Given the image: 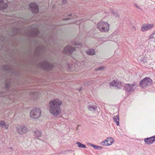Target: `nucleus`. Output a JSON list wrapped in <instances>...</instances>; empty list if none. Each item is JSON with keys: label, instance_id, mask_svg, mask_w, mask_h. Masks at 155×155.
Segmentation results:
<instances>
[{"label": "nucleus", "instance_id": "1", "mask_svg": "<svg viewBox=\"0 0 155 155\" xmlns=\"http://www.w3.org/2000/svg\"><path fill=\"white\" fill-rule=\"evenodd\" d=\"M62 102L58 99L51 101L50 103V111L53 115H57L61 113L60 106Z\"/></svg>", "mask_w": 155, "mask_h": 155}, {"label": "nucleus", "instance_id": "2", "mask_svg": "<svg viewBox=\"0 0 155 155\" xmlns=\"http://www.w3.org/2000/svg\"><path fill=\"white\" fill-rule=\"evenodd\" d=\"M97 27L101 32H106L109 30V25L106 22L101 21L97 24Z\"/></svg>", "mask_w": 155, "mask_h": 155}, {"label": "nucleus", "instance_id": "3", "mask_svg": "<svg viewBox=\"0 0 155 155\" xmlns=\"http://www.w3.org/2000/svg\"><path fill=\"white\" fill-rule=\"evenodd\" d=\"M152 83V80L149 78L146 77L140 82V85L142 87H144L150 85Z\"/></svg>", "mask_w": 155, "mask_h": 155}, {"label": "nucleus", "instance_id": "4", "mask_svg": "<svg viewBox=\"0 0 155 155\" xmlns=\"http://www.w3.org/2000/svg\"><path fill=\"white\" fill-rule=\"evenodd\" d=\"M17 133L21 135L26 133L28 130L27 127L24 125H18L16 127Z\"/></svg>", "mask_w": 155, "mask_h": 155}, {"label": "nucleus", "instance_id": "5", "mask_svg": "<svg viewBox=\"0 0 155 155\" xmlns=\"http://www.w3.org/2000/svg\"><path fill=\"white\" fill-rule=\"evenodd\" d=\"M137 87L136 84H126L124 86V89L128 92H133Z\"/></svg>", "mask_w": 155, "mask_h": 155}, {"label": "nucleus", "instance_id": "6", "mask_svg": "<svg viewBox=\"0 0 155 155\" xmlns=\"http://www.w3.org/2000/svg\"><path fill=\"white\" fill-rule=\"evenodd\" d=\"M122 85V83L121 81L117 80H114L110 83V85L111 88L112 87H114L118 89H120Z\"/></svg>", "mask_w": 155, "mask_h": 155}, {"label": "nucleus", "instance_id": "7", "mask_svg": "<svg viewBox=\"0 0 155 155\" xmlns=\"http://www.w3.org/2000/svg\"><path fill=\"white\" fill-rule=\"evenodd\" d=\"M75 49L74 48L71 47L70 46L68 45L64 48L63 53L68 55H70L71 53L75 50Z\"/></svg>", "mask_w": 155, "mask_h": 155}, {"label": "nucleus", "instance_id": "8", "mask_svg": "<svg viewBox=\"0 0 155 155\" xmlns=\"http://www.w3.org/2000/svg\"><path fill=\"white\" fill-rule=\"evenodd\" d=\"M29 8L34 14H36L38 12V8L37 5L35 3H31L29 5Z\"/></svg>", "mask_w": 155, "mask_h": 155}, {"label": "nucleus", "instance_id": "9", "mask_svg": "<svg viewBox=\"0 0 155 155\" xmlns=\"http://www.w3.org/2000/svg\"><path fill=\"white\" fill-rule=\"evenodd\" d=\"M41 111L39 108H35L31 110L30 112V116H40Z\"/></svg>", "mask_w": 155, "mask_h": 155}, {"label": "nucleus", "instance_id": "10", "mask_svg": "<svg viewBox=\"0 0 155 155\" xmlns=\"http://www.w3.org/2000/svg\"><path fill=\"white\" fill-rule=\"evenodd\" d=\"M153 25L152 24H144L142 26L141 30L142 31H144L150 29L153 27Z\"/></svg>", "mask_w": 155, "mask_h": 155}, {"label": "nucleus", "instance_id": "11", "mask_svg": "<svg viewBox=\"0 0 155 155\" xmlns=\"http://www.w3.org/2000/svg\"><path fill=\"white\" fill-rule=\"evenodd\" d=\"M155 141V135L145 139L144 141L147 144L150 145Z\"/></svg>", "mask_w": 155, "mask_h": 155}, {"label": "nucleus", "instance_id": "12", "mask_svg": "<svg viewBox=\"0 0 155 155\" xmlns=\"http://www.w3.org/2000/svg\"><path fill=\"white\" fill-rule=\"evenodd\" d=\"M88 108L90 110L95 111L96 112H99L100 110L99 107L96 105H88Z\"/></svg>", "mask_w": 155, "mask_h": 155}, {"label": "nucleus", "instance_id": "13", "mask_svg": "<svg viewBox=\"0 0 155 155\" xmlns=\"http://www.w3.org/2000/svg\"><path fill=\"white\" fill-rule=\"evenodd\" d=\"M6 1V0H0V10H3L7 8Z\"/></svg>", "mask_w": 155, "mask_h": 155}, {"label": "nucleus", "instance_id": "14", "mask_svg": "<svg viewBox=\"0 0 155 155\" xmlns=\"http://www.w3.org/2000/svg\"><path fill=\"white\" fill-rule=\"evenodd\" d=\"M44 68L47 70L51 69L53 67V65L52 64H51L47 61L45 62L44 63Z\"/></svg>", "mask_w": 155, "mask_h": 155}, {"label": "nucleus", "instance_id": "15", "mask_svg": "<svg viewBox=\"0 0 155 155\" xmlns=\"http://www.w3.org/2000/svg\"><path fill=\"white\" fill-rule=\"evenodd\" d=\"M9 124L5 123L4 121L1 120L0 121V127L2 128L8 129V128Z\"/></svg>", "mask_w": 155, "mask_h": 155}, {"label": "nucleus", "instance_id": "16", "mask_svg": "<svg viewBox=\"0 0 155 155\" xmlns=\"http://www.w3.org/2000/svg\"><path fill=\"white\" fill-rule=\"evenodd\" d=\"M108 146L112 144L114 142L113 139L111 137H108L106 139Z\"/></svg>", "mask_w": 155, "mask_h": 155}, {"label": "nucleus", "instance_id": "17", "mask_svg": "<svg viewBox=\"0 0 155 155\" xmlns=\"http://www.w3.org/2000/svg\"><path fill=\"white\" fill-rule=\"evenodd\" d=\"M41 135V132L38 130H36L34 132V135L36 137L38 138L40 137Z\"/></svg>", "mask_w": 155, "mask_h": 155}, {"label": "nucleus", "instance_id": "18", "mask_svg": "<svg viewBox=\"0 0 155 155\" xmlns=\"http://www.w3.org/2000/svg\"><path fill=\"white\" fill-rule=\"evenodd\" d=\"M86 53L88 55H92L94 54V50L93 49H88L86 51Z\"/></svg>", "mask_w": 155, "mask_h": 155}, {"label": "nucleus", "instance_id": "19", "mask_svg": "<svg viewBox=\"0 0 155 155\" xmlns=\"http://www.w3.org/2000/svg\"><path fill=\"white\" fill-rule=\"evenodd\" d=\"M114 121L117 125L119 126V117H113Z\"/></svg>", "mask_w": 155, "mask_h": 155}, {"label": "nucleus", "instance_id": "20", "mask_svg": "<svg viewBox=\"0 0 155 155\" xmlns=\"http://www.w3.org/2000/svg\"><path fill=\"white\" fill-rule=\"evenodd\" d=\"M77 144L78 146L79 147L85 148L86 147L85 145L83 144L80 142H77Z\"/></svg>", "mask_w": 155, "mask_h": 155}, {"label": "nucleus", "instance_id": "21", "mask_svg": "<svg viewBox=\"0 0 155 155\" xmlns=\"http://www.w3.org/2000/svg\"><path fill=\"white\" fill-rule=\"evenodd\" d=\"M73 45L75 46L76 48H79L81 47V43H78L75 42L73 43Z\"/></svg>", "mask_w": 155, "mask_h": 155}, {"label": "nucleus", "instance_id": "22", "mask_svg": "<svg viewBox=\"0 0 155 155\" xmlns=\"http://www.w3.org/2000/svg\"><path fill=\"white\" fill-rule=\"evenodd\" d=\"M101 145L103 146H108L107 141L106 140L101 142Z\"/></svg>", "mask_w": 155, "mask_h": 155}, {"label": "nucleus", "instance_id": "23", "mask_svg": "<svg viewBox=\"0 0 155 155\" xmlns=\"http://www.w3.org/2000/svg\"><path fill=\"white\" fill-rule=\"evenodd\" d=\"M10 84L9 83H8V84H5V89H6V90H8L9 89V87H10Z\"/></svg>", "mask_w": 155, "mask_h": 155}, {"label": "nucleus", "instance_id": "24", "mask_svg": "<svg viewBox=\"0 0 155 155\" xmlns=\"http://www.w3.org/2000/svg\"><path fill=\"white\" fill-rule=\"evenodd\" d=\"M104 66H101V67L98 68H96L95 69V70L96 71H97L99 70H102L104 69Z\"/></svg>", "mask_w": 155, "mask_h": 155}, {"label": "nucleus", "instance_id": "25", "mask_svg": "<svg viewBox=\"0 0 155 155\" xmlns=\"http://www.w3.org/2000/svg\"><path fill=\"white\" fill-rule=\"evenodd\" d=\"M90 145L92 147H93V148H94V149H97V145H94V144H91V145Z\"/></svg>", "mask_w": 155, "mask_h": 155}, {"label": "nucleus", "instance_id": "26", "mask_svg": "<svg viewBox=\"0 0 155 155\" xmlns=\"http://www.w3.org/2000/svg\"><path fill=\"white\" fill-rule=\"evenodd\" d=\"M114 15L116 17H118V14L116 12H114L113 13Z\"/></svg>", "mask_w": 155, "mask_h": 155}, {"label": "nucleus", "instance_id": "27", "mask_svg": "<svg viewBox=\"0 0 155 155\" xmlns=\"http://www.w3.org/2000/svg\"><path fill=\"white\" fill-rule=\"evenodd\" d=\"M97 150L101 149L102 148V147L100 146H97Z\"/></svg>", "mask_w": 155, "mask_h": 155}, {"label": "nucleus", "instance_id": "28", "mask_svg": "<svg viewBox=\"0 0 155 155\" xmlns=\"http://www.w3.org/2000/svg\"><path fill=\"white\" fill-rule=\"evenodd\" d=\"M62 2L64 4H65L66 3L67 1L66 0H62Z\"/></svg>", "mask_w": 155, "mask_h": 155}, {"label": "nucleus", "instance_id": "29", "mask_svg": "<svg viewBox=\"0 0 155 155\" xmlns=\"http://www.w3.org/2000/svg\"><path fill=\"white\" fill-rule=\"evenodd\" d=\"M153 34L150 35L149 36L150 38H151L153 37Z\"/></svg>", "mask_w": 155, "mask_h": 155}, {"label": "nucleus", "instance_id": "30", "mask_svg": "<svg viewBox=\"0 0 155 155\" xmlns=\"http://www.w3.org/2000/svg\"><path fill=\"white\" fill-rule=\"evenodd\" d=\"M132 28L133 29H134V30H136V27L134 26H133L132 27Z\"/></svg>", "mask_w": 155, "mask_h": 155}, {"label": "nucleus", "instance_id": "31", "mask_svg": "<svg viewBox=\"0 0 155 155\" xmlns=\"http://www.w3.org/2000/svg\"><path fill=\"white\" fill-rule=\"evenodd\" d=\"M9 149H10V150H13V148L12 147H10L9 148Z\"/></svg>", "mask_w": 155, "mask_h": 155}, {"label": "nucleus", "instance_id": "32", "mask_svg": "<svg viewBox=\"0 0 155 155\" xmlns=\"http://www.w3.org/2000/svg\"><path fill=\"white\" fill-rule=\"evenodd\" d=\"M69 18H65L64 19V20H68Z\"/></svg>", "mask_w": 155, "mask_h": 155}, {"label": "nucleus", "instance_id": "33", "mask_svg": "<svg viewBox=\"0 0 155 155\" xmlns=\"http://www.w3.org/2000/svg\"><path fill=\"white\" fill-rule=\"evenodd\" d=\"M135 6L136 8H139L138 6L137 5H135Z\"/></svg>", "mask_w": 155, "mask_h": 155}, {"label": "nucleus", "instance_id": "34", "mask_svg": "<svg viewBox=\"0 0 155 155\" xmlns=\"http://www.w3.org/2000/svg\"><path fill=\"white\" fill-rule=\"evenodd\" d=\"M75 23H76V24H77V25H80V23H78L77 22H76Z\"/></svg>", "mask_w": 155, "mask_h": 155}, {"label": "nucleus", "instance_id": "35", "mask_svg": "<svg viewBox=\"0 0 155 155\" xmlns=\"http://www.w3.org/2000/svg\"><path fill=\"white\" fill-rule=\"evenodd\" d=\"M83 62H81L80 63L81 64H83Z\"/></svg>", "mask_w": 155, "mask_h": 155}, {"label": "nucleus", "instance_id": "36", "mask_svg": "<svg viewBox=\"0 0 155 155\" xmlns=\"http://www.w3.org/2000/svg\"><path fill=\"white\" fill-rule=\"evenodd\" d=\"M32 118H34V119H38V117H37L36 118H34L33 117H31Z\"/></svg>", "mask_w": 155, "mask_h": 155}, {"label": "nucleus", "instance_id": "37", "mask_svg": "<svg viewBox=\"0 0 155 155\" xmlns=\"http://www.w3.org/2000/svg\"><path fill=\"white\" fill-rule=\"evenodd\" d=\"M79 62H77V63L78 65H79Z\"/></svg>", "mask_w": 155, "mask_h": 155}, {"label": "nucleus", "instance_id": "38", "mask_svg": "<svg viewBox=\"0 0 155 155\" xmlns=\"http://www.w3.org/2000/svg\"><path fill=\"white\" fill-rule=\"evenodd\" d=\"M144 62H147V61H144Z\"/></svg>", "mask_w": 155, "mask_h": 155}, {"label": "nucleus", "instance_id": "39", "mask_svg": "<svg viewBox=\"0 0 155 155\" xmlns=\"http://www.w3.org/2000/svg\"><path fill=\"white\" fill-rule=\"evenodd\" d=\"M115 116H117V115H116Z\"/></svg>", "mask_w": 155, "mask_h": 155}]
</instances>
